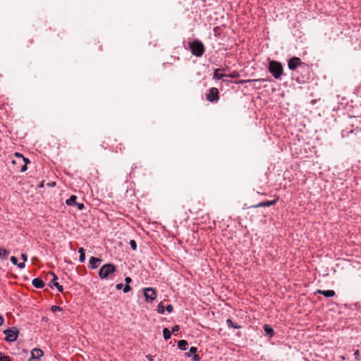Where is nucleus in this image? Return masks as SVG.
<instances>
[{"label": "nucleus", "instance_id": "nucleus-1", "mask_svg": "<svg viewBox=\"0 0 361 361\" xmlns=\"http://www.w3.org/2000/svg\"><path fill=\"white\" fill-rule=\"evenodd\" d=\"M268 71L275 79L278 80L283 75V68L280 62L271 61L269 63Z\"/></svg>", "mask_w": 361, "mask_h": 361}, {"label": "nucleus", "instance_id": "nucleus-2", "mask_svg": "<svg viewBox=\"0 0 361 361\" xmlns=\"http://www.w3.org/2000/svg\"><path fill=\"white\" fill-rule=\"evenodd\" d=\"M116 271V267L114 264L111 263L105 264L100 268L99 271V276L101 279H106L111 277Z\"/></svg>", "mask_w": 361, "mask_h": 361}, {"label": "nucleus", "instance_id": "nucleus-3", "mask_svg": "<svg viewBox=\"0 0 361 361\" xmlns=\"http://www.w3.org/2000/svg\"><path fill=\"white\" fill-rule=\"evenodd\" d=\"M189 47H190L191 53L197 57L202 56L203 55V54L204 53V51H205L204 46L203 43L198 39H195V40L190 42Z\"/></svg>", "mask_w": 361, "mask_h": 361}, {"label": "nucleus", "instance_id": "nucleus-4", "mask_svg": "<svg viewBox=\"0 0 361 361\" xmlns=\"http://www.w3.org/2000/svg\"><path fill=\"white\" fill-rule=\"evenodd\" d=\"M3 333L7 342H14L18 337L19 331L16 327H11L4 330Z\"/></svg>", "mask_w": 361, "mask_h": 361}, {"label": "nucleus", "instance_id": "nucleus-5", "mask_svg": "<svg viewBox=\"0 0 361 361\" xmlns=\"http://www.w3.org/2000/svg\"><path fill=\"white\" fill-rule=\"evenodd\" d=\"M206 99L211 102H216L219 99V90L216 87H212L206 94Z\"/></svg>", "mask_w": 361, "mask_h": 361}, {"label": "nucleus", "instance_id": "nucleus-6", "mask_svg": "<svg viewBox=\"0 0 361 361\" xmlns=\"http://www.w3.org/2000/svg\"><path fill=\"white\" fill-rule=\"evenodd\" d=\"M144 296L147 302H152L157 298V292L152 288H146L143 290Z\"/></svg>", "mask_w": 361, "mask_h": 361}, {"label": "nucleus", "instance_id": "nucleus-7", "mask_svg": "<svg viewBox=\"0 0 361 361\" xmlns=\"http://www.w3.org/2000/svg\"><path fill=\"white\" fill-rule=\"evenodd\" d=\"M301 63V60L298 57H293L288 61V68L294 71L295 70Z\"/></svg>", "mask_w": 361, "mask_h": 361}, {"label": "nucleus", "instance_id": "nucleus-8", "mask_svg": "<svg viewBox=\"0 0 361 361\" xmlns=\"http://www.w3.org/2000/svg\"><path fill=\"white\" fill-rule=\"evenodd\" d=\"M44 353L40 348H34L31 351V357L30 361H38L39 358L43 355Z\"/></svg>", "mask_w": 361, "mask_h": 361}, {"label": "nucleus", "instance_id": "nucleus-9", "mask_svg": "<svg viewBox=\"0 0 361 361\" xmlns=\"http://www.w3.org/2000/svg\"><path fill=\"white\" fill-rule=\"evenodd\" d=\"M221 71V69L219 68H217L214 71V75H213V78L215 79V80H222L224 81H226V80L224 79V78H226V77H231V78H233L234 76L233 75H226V74H224V73H220L219 71Z\"/></svg>", "mask_w": 361, "mask_h": 361}, {"label": "nucleus", "instance_id": "nucleus-10", "mask_svg": "<svg viewBox=\"0 0 361 361\" xmlns=\"http://www.w3.org/2000/svg\"><path fill=\"white\" fill-rule=\"evenodd\" d=\"M50 274L53 276V279L51 280V283H52L53 286H55L59 292H63V286L61 285H60L58 282H56V280L58 279V276L53 272H51Z\"/></svg>", "mask_w": 361, "mask_h": 361}, {"label": "nucleus", "instance_id": "nucleus-11", "mask_svg": "<svg viewBox=\"0 0 361 361\" xmlns=\"http://www.w3.org/2000/svg\"><path fill=\"white\" fill-rule=\"evenodd\" d=\"M99 258L95 257H91L90 259V267L91 269H94L98 267L99 264L101 262Z\"/></svg>", "mask_w": 361, "mask_h": 361}, {"label": "nucleus", "instance_id": "nucleus-12", "mask_svg": "<svg viewBox=\"0 0 361 361\" xmlns=\"http://www.w3.org/2000/svg\"><path fill=\"white\" fill-rule=\"evenodd\" d=\"M277 200H278V199L274 200H270V201L262 202H259V204H256L255 206V207L257 208V207H264L273 206V205H274L276 203Z\"/></svg>", "mask_w": 361, "mask_h": 361}, {"label": "nucleus", "instance_id": "nucleus-13", "mask_svg": "<svg viewBox=\"0 0 361 361\" xmlns=\"http://www.w3.org/2000/svg\"><path fill=\"white\" fill-rule=\"evenodd\" d=\"M317 293L324 295L326 298L334 297L336 294L335 291L333 290H317Z\"/></svg>", "mask_w": 361, "mask_h": 361}, {"label": "nucleus", "instance_id": "nucleus-14", "mask_svg": "<svg viewBox=\"0 0 361 361\" xmlns=\"http://www.w3.org/2000/svg\"><path fill=\"white\" fill-rule=\"evenodd\" d=\"M32 284L37 288H42L44 286V281L39 278H35L32 280Z\"/></svg>", "mask_w": 361, "mask_h": 361}, {"label": "nucleus", "instance_id": "nucleus-15", "mask_svg": "<svg viewBox=\"0 0 361 361\" xmlns=\"http://www.w3.org/2000/svg\"><path fill=\"white\" fill-rule=\"evenodd\" d=\"M263 328L266 334H268L270 337H272L274 336V331L273 328L270 325L265 324L264 325Z\"/></svg>", "mask_w": 361, "mask_h": 361}, {"label": "nucleus", "instance_id": "nucleus-16", "mask_svg": "<svg viewBox=\"0 0 361 361\" xmlns=\"http://www.w3.org/2000/svg\"><path fill=\"white\" fill-rule=\"evenodd\" d=\"M11 262L13 264L17 265L20 269H23L25 267V264L24 262L18 263V259L14 256H12L11 257Z\"/></svg>", "mask_w": 361, "mask_h": 361}, {"label": "nucleus", "instance_id": "nucleus-17", "mask_svg": "<svg viewBox=\"0 0 361 361\" xmlns=\"http://www.w3.org/2000/svg\"><path fill=\"white\" fill-rule=\"evenodd\" d=\"M178 347L182 350H185L188 347V343L185 340H180L178 343Z\"/></svg>", "mask_w": 361, "mask_h": 361}, {"label": "nucleus", "instance_id": "nucleus-18", "mask_svg": "<svg viewBox=\"0 0 361 361\" xmlns=\"http://www.w3.org/2000/svg\"><path fill=\"white\" fill-rule=\"evenodd\" d=\"M77 197L75 195H71L68 200H66V204L69 206L75 205Z\"/></svg>", "mask_w": 361, "mask_h": 361}, {"label": "nucleus", "instance_id": "nucleus-19", "mask_svg": "<svg viewBox=\"0 0 361 361\" xmlns=\"http://www.w3.org/2000/svg\"><path fill=\"white\" fill-rule=\"evenodd\" d=\"M8 255L9 252L7 250L0 247V259H6Z\"/></svg>", "mask_w": 361, "mask_h": 361}, {"label": "nucleus", "instance_id": "nucleus-20", "mask_svg": "<svg viewBox=\"0 0 361 361\" xmlns=\"http://www.w3.org/2000/svg\"><path fill=\"white\" fill-rule=\"evenodd\" d=\"M78 252L80 254L79 257V261L80 262H84L85 259V250L83 247H80L78 250Z\"/></svg>", "mask_w": 361, "mask_h": 361}, {"label": "nucleus", "instance_id": "nucleus-21", "mask_svg": "<svg viewBox=\"0 0 361 361\" xmlns=\"http://www.w3.org/2000/svg\"><path fill=\"white\" fill-rule=\"evenodd\" d=\"M226 324L229 328L237 329H240V326L236 324H234L231 319H226Z\"/></svg>", "mask_w": 361, "mask_h": 361}, {"label": "nucleus", "instance_id": "nucleus-22", "mask_svg": "<svg viewBox=\"0 0 361 361\" xmlns=\"http://www.w3.org/2000/svg\"><path fill=\"white\" fill-rule=\"evenodd\" d=\"M16 155V157L17 158V160H13V164H16L17 161L18 162H21L23 161H25V159H27V158H25L21 154L18 153V152H16L15 154Z\"/></svg>", "mask_w": 361, "mask_h": 361}, {"label": "nucleus", "instance_id": "nucleus-23", "mask_svg": "<svg viewBox=\"0 0 361 361\" xmlns=\"http://www.w3.org/2000/svg\"><path fill=\"white\" fill-rule=\"evenodd\" d=\"M163 336L165 340H169L171 336V331H169L167 328H164L163 329Z\"/></svg>", "mask_w": 361, "mask_h": 361}, {"label": "nucleus", "instance_id": "nucleus-24", "mask_svg": "<svg viewBox=\"0 0 361 361\" xmlns=\"http://www.w3.org/2000/svg\"><path fill=\"white\" fill-rule=\"evenodd\" d=\"M22 162L24 163V164L22 166L20 169V172H25L27 170V164L30 163V160L28 159H25V161H23Z\"/></svg>", "mask_w": 361, "mask_h": 361}, {"label": "nucleus", "instance_id": "nucleus-25", "mask_svg": "<svg viewBox=\"0 0 361 361\" xmlns=\"http://www.w3.org/2000/svg\"><path fill=\"white\" fill-rule=\"evenodd\" d=\"M164 311H165V307L164 306V305L160 302L158 305H157V312L159 313V314H164Z\"/></svg>", "mask_w": 361, "mask_h": 361}, {"label": "nucleus", "instance_id": "nucleus-26", "mask_svg": "<svg viewBox=\"0 0 361 361\" xmlns=\"http://www.w3.org/2000/svg\"><path fill=\"white\" fill-rule=\"evenodd\" d=\"M130 245L133 250H135L137 249V243L134 240H130Z\"/></svg>", "mask_w": 361, "mask_h": 361}, {"label": "nucleus", "instance_id": "nucleus-27", "mask_svg": "<svg viewBox=\"0 0 361 361\" xmlns=\"http://www.w3.org/2000/svg\"><path fill=\"white\" fill-rule=\"evenodd\" d=\"M131 290V287L128 285V284H126L123 287V292L124 293H128L129 292L130 290Z\"/></svg>", "mask_w": 361, "mask_h": 361}, {"label": "nucleus", "instance_id": "nucleus-28", "mask_svg": "<svg viewBox=\"0 0 361 361\" xmlns=\"http://www.w3.org/2000/svg\"><path fill=\"white\" fill-rule=\"evenodd\" d=\"M165 310L168 312H171L173 310V307L172 305H166V307H165Z\"/></svg>", "mask_w": 361, "mask_h": 361}, {"label": "nucleus", "instance_id": "nucleus-29", "mask_svg": "<svg viewBox=\"0 0 361 361\" xmlns=\"http://www.w3.org/2000/svg\"><path fill=\"white\" fill-rule=\"evenodd\" d=\"M20 257L23 260L24 263H25V262H26L27 260V255L25 253H22L20 255Z\"/></svg>", "mask_w": 361, "mask_h": 361}, {"label": "nucleus", "instance_id": "nucleus-30", "mask_svg": "<svg viewBox=\"0 0 361 361\" xmlns=\"http://www.w3.org/2000/svg\"><path fill=\"white\" fill-rule=\"evenodd\" d=\"M51 309L52 312H56L61 310L60 307L56 305H53Z\"/></svg>", "mask_w": 361, "mask_h": 361}, {"label": "nucleus", "instance_id": "nucleus-31", "mask_svg": "<svg viewBox=\"0 0 361 361\" xmlns=\"http://www.w3.org/2000/svg\"><path fill=\"white\" fill-rule=\"evenodd\" d=\"M180 330V327L178 325H175L173 326L171 332H176Z\"/></svg>", "mask_w": 361, "mask_h": 361}, {"label": "nucleus", "instance_id": "nucleus-32", "mask_svg": "<svg viewBox=\"0 0 361 361\" xmlns=\"http://www.w3.org/2000/svg\"><path fill=\"white\" fill-rule=\"evenodd\" d=\"M197 350V348L196 347H191L190 348V353H196Z\"/></svg>", "mask_w": 361, "mask_h": 361}, {"label": "nucleus", "instance_id": "nucleus-33", "mask_svg": "<svg viewBox=\"0 0 361 361\" xmlns=\"http://www.w3.org/2000/svg\"><path fill=\"white\" fill-rule=\"evenodd\" d=\"M75 205L78 207V208L81 210L84 208V204L82 203H77L75 204Z\"/></svg>", "mask_w": 361, "mask_h": 361}, {"label": "nucleus", "instance_id": "nucleus-34", "mask_svg": "<svg viewBox=\"0 0 361 361\" xmlns=\"http://www.w3.org/2000/svg\"><path fill=\"white\" fill-rule=\"evenodd\" d=\"M132 281V279H130V277H126L125 279V282H126V284H128L129 285V283Z\"/></svg>", "mask_w": 361, "mask_h": 361}, {"label": "nucleus", "instance_id": "nucleus-35", "mask_svg": "<svg viewBox=\"0 0 361 361\" xmlns=\"http://www.w3.org/2000/svg\"><path fill=\"white\" fill-rule=\"evenodd\" d=\"M192 360L195 361H199L200 360V357L195 353V355L193 356Z\"/></svg>", "mask_w": 361, "mask_h": 361}, {"label": "nucleus", "instance_id": "nucleus-36", "mask_svg": "<svg viewBox=\"0 0 361 361\" xmlns=\"http://www.w3.org/2000/svg\"><path fill=\"white\" fill-rule=\"evenodd\" d=\"M1 361H11V360L9 356L4 355V357H3V360Z\"/></svg>", "mask_w": 361, "mask_h": 361}, {"label": "nucleus", "instance_id": "nucleus-37", "mask_svg": "<svg viewBox=\"0 0 361 361\" xmlns=\"http://www.w3.org/2000/svg\"><path fill=\"white\" fill-rule=\"evenodd\" d=\"M122 288H123V284H122V283H118V284L116 286V288L117 290H121Z\"/></svg>", "mask_w": 361, "mask_h": 361}, {"label": "nucleus", "instance_id": "nucleus-38", "mask_svg": "<svg viewBox=\"0 0 361 361\" xmlns=\"http://www.w3.org/2000/svg\"><path fill=\"white\" fill-rule=\"evenodd\" d=\"M354 356L358 360V356H359V350H357L355 353H354Z\"/></svg>", "mask_w": 361, "mask_h": 361}, {"label": "nucleus", "instance_id": "nucleus-39", "mask_svg": "<svg viewBox=\"0 0 361 361\" xmlns=\"http://www.w3.org/2000/svg\"><path fill=\"white\" fill-rule=\"evenodd\" d=\"M257 80L258 81H262V82L270 81L269 79H265V78H260V79H258Z\"/></svg>", "mask_w": 361, "mask_h": 361}, {"label": "nucleus", "instance_id": "nucleus-40", "mask_svg": "<svg viewBox=\"0 0 361 361\" xmlns=\"http://www.w3.org/2000/svg\"><path fill=\"white\" fill-rule=\"evenodd\" d=\"M4 323V318L0 315V326H1Z\"/></svg>", "mask_w": 361, "mask_h": 361}, {"label": "nucleus", "instance_id": "nucleus-41", "mask_svg": "<svg viewBox=\"0 0 361 361\" xmlns=\"http://www.w3.org/2000/svg\"><path fill=\"white\" fill-rule=\"evenodd\" d=\"M4 354L2 353H0V361L3 360V357H4Z\"/></svg>", "mask_w": 361, "mask_h": 361}, {"label": "nucleus", "instance_id": "nucleus-42", "mask_svg": "<svg viewBox=\"0 0 361 361\" xmlns=\"http://www.w3.org/2000/svg\"><path fill=\"white\" fill-rule=\"evenodd\" d=\"M186 355H187L188 357H190V353H186Z\"/></svg>", "mask_w": 361, "mask_h": 361}, {"label": "nucleus", "instance_id": "nucleus-43", "mask_svg": "<svg viewBox=\"0 0 361 361\" xmlns=\"http://www.w3.org/2000/svg\"><path fill=\"white\" fill-rule=\"evenodd\" d=\"M147 357H148V359H149V360H152L151 357L147 356Z\"/></svg>", "mask_w": 361, "mask_h": 361}]
</instances>
